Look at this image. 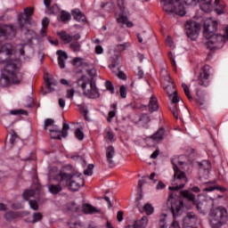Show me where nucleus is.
<instances>
[{"label":"nucleus","mask_w":228,"mask_h":228,"mask_svg":"<svg viewBox=\"0 0 228 228\" xmlns=\"http://www.w3.org/2000/svg\"><path fill=\"white\" fill-rule=\"evenodd\" d=\"M15 49H19L20 54L24 56V45L15 47L12 44L0 43V65H3L0 77L2 86L20 85L22 83V74L19 72L20 60L12 58L15 54Z\"/></svg>","instance_id":"nucleus-1"},{"label":"nucleus","mask_w":228,"mask_h":228,"mask_svg":"<svg viewBox=\"0 0 228 228\" xmlns=\"http://www.w3.org/2000/svg\"><path fill=\"white\" fill-rule=\"evenodd\" d=\"M216 31H218V20L213 18L207 19L203 24V37L208 40L205 47L210 51L221 49L225 44V37L216 34Z\"/></svg>","instance_id":"nucleus-2"},{"label":"nucleus","mask_w":228,"mask_h":228,"mask_svg":"<svg viewBox=\"0 0 228 228\" xmlns=\"http://www.w3.org/2000/svg\"><path fill=\"white\" fill-rule=\"evenodd\" d=\"M52 179L60 183L62 186H67L71 191H77L85 184V180H83L79 173L70 174L65 171H59L52 176Z\"/></svg>","instance_id":"nucleus-3"},{"label":"nucleus","mask_w":228,"mask_h":228,"mask_svg":"<svg viewBox=\"0 0 228 228\" xmlns=\"http://www.w3.org/2000/svg\"><path fill=\"white\" fill-rule=\"evenodd\" d=\"M200 0H161L160 4L167 13H175L180 17L186 15V5L197 6Z\"/></svg>","instance_id":"nucleus-4"},{"label":"nucleus","mask_w":228,"mask_h":228,"mask_svg":"<svg viewBox=\"0 0 228 228\" xmlns=\"http://www.w3.org/2000/svg\"><path fill=\"white\" fill-rule=\"evenodd\" d=\"M172 165L175 174L172 181V186H169L168 190H183V188L186 186V183H188L186 175L184 172L181 171L185 169L186 163L179 160V159H174L172 160Z\"/></svg>","instance_id":"nucleus-5"},{"label":"nucleus","mask_w":228,"mask_h":228,"mask_svg":"<svg viewBox=\"0 0 228 228\" xmlns=\"http://www.w3.org/2000/svg\"><path fill=\"white\" fill-rule=\"evenodd\" d=\"M78 86L82 89V92L86 97L89 99H99V89L95 86V83L86 76H82L77 80Z\"/></svg>","instance_id":"nucleus-6"},{"label":"nucleus","mask_w":228,"mask_h":228,"mask_svg":"<svg viewBox=\"0 0 228 228\" xmlns=\"http://www.w3.org/2000/svg\"><path fill=\"white\" fill-rule=\"evenodd\" d=\"M167 205L170 206V209L174 218V221L169 225V228H181L176 219L177 216L181 215L183 209V200H181L179 196H176L174 193H170L167 200Z\"/></svg>","instance_id":"nucleus-7"},{"label":"nucleus","mask_w":228,"mask_h":228,"mask_svg":"<svg viewBox=\"0 0 228 228\" xmlns=\"http://www.w3.org/2000/svg\"><path fill=\"white\" fill-rule=\"evenodd\" d=\"M228 214L227 209L224 207L214 208L210 214V227L220 228L225 222H227Z\"/></svg>","instance_id":"nucleus-8"},{"label":"nucleus","mask_w":228,"mask_h":228,"mask_svg":"<svg viewBox=\"0 0 228 228\" xmlns=\"http://www.w3.org/2000/svg\"><path fill=\"white\" fill-rule=\"evenodd\" d=\"M185 30L188 38L191 40H197L199 38V32L200 31V14L198 13L191 20L185 23Z\"/></svg>","instance_id":"nucleus-9"},{"label":"nucleus","mask_w":228,"mask_h":228,"mask_svg":"<svg viewBox=\"0 0 228 228\" xmlns=\"http://www.w3.org/2000/svg\"><path fill=\"white\" fill-rule=\"evenodd\" d=\"M31 15H33V8L28 7L24 9V13L18 16V24L20 29H26L31 24Z\"/></svg>","instance_id":"nucleus-10"},{"label":"nucleus","mask_w":228,"mask_h":228,"mask_svg":"<svg viewBox=\"0 0 228 228\" xmlns=\"http://www.w3.org/2000/svg\"><path fill=\"white\" fill-rule=\"evenodd\" d=\"M49 133L51 138L61 140V138H67L69 136V125L67 123L63 124L62 130L60 131L59 126H53V128H49Z\"/></svg>","instance_id":"nucleus-11"},{"label":"nucleus","mask_w":228,"mask_h":228,"mask_svg":"<svg viewBox=\"0 0 228 228\" xmlns=\"http://www.w3.org/2000/svg\"><path fill=\"white\" fill-rule=\"evenodd\" d=\"M118 6L121 12V13L117 18V21L118 24H126L127 28H133L134 24L131 21H128L126 15L127 12H126V6L124 4V0H118Z\"/></svg>","instance_id":"nucleus-12"},{"label":"nucleus","mask_w":228,"mask_h":228,"mask_svg":"<svg viewBox=\"0 0 228 228\" xmlns=\"http://www.w3.org/2000/svg\"><path fill=\"white\" fill-rule=\"evenodd\" d=\"M15 31H17V28L12 25H4V27H0V42L12 38V37H15Z\"/></svg>","instance_id":"nucleus-13"},{"label":"nucleus","mask_w":228,"mask_h":228,"mask_svg":"<svg viewBox=\"0 0 228 228\" xmlns=\"http://www.w3.org/2000/svg\"><path fill=\"white\" fill-rule=\"evenodd\" d=\"M193 191L194 193H199L200 191V189H199L198 186H194L191 188V190H184L181 191V195L184 199H187L191 204H193V206H196V208L199 209V203H197V200H195V194L191 193Z\"/></svg>","instance_id":"nucleus-14"},{"label":"nucleus","mask_w":228,"mask_h":228,"mask_svg":"<svg viewBox=\"0 0 228 228\" xmlns=\"http://www.w3.org/2000/svg\"><path fill=\"white\" fill-rule=\"evenodd\" d=\"M191 85L196 90V101L199 102L200 101V93L199 91V86H200V72L198 71L194 73Z\"/></svg>","instance_id":"nucleus-15"},{"label":"nucleus","mask_w":228,"mask_h":228,"mask_svg":"<svg viewBox=\"0 0 228 228\" xmlns=\"http://www.w3.org/2000/svg\"><path fill=\"white\" fill-rule=\"evenodd\" d=\"M202 73H201V86H209V70H211V67L209 66H204L202 68Z\"/></svg>","instance_id":"nucleus-16"},{"label":"nucleus","mask_w":228,"mask_h":228,"mask_svg":"<svg viewBox=\"0 0 228 228\" xmlns=\"http://www.w3.org/2000/svg\"><path fill=\"white\" fill-rule=\"evenodd\" d=\"M45 83L46 85V89L50 92H53L54 89H53V86H56L58 85V82L53 76L49 75V73H45L44 76Z\"/></svg>","instance_id":"nucleus-17"},{"label":"nucleus","mask_w":228,"mask_h":228,"mask_svg":"<svg viewBox=\"0 0 228 228\" xmlns=\"http://www.w3.org/2000/svg\"><path fill=\"white\" fill-rule=\"evenodd\" d=\"M59 36L62 40V42H64V44H70L72 40H79V38H81V36H79V34H76L75 36H70L67 32H60Z\"/></svg>","instance_id":"nucleus-18"},{"label":"nucleus","mask_w":228,"mask_h":228,"mask_svg":"<svg viewBox=\"0 0 228 228\" xmlns=\"http://www.w3.org/2000/svg\"><path fill=\"white\" fill-rule=\"evenodd\" d=\"M213 0H200V10L204 13H211L213 12Z\"/></svg>","instance_id":"nucleus-19"},{"label":"nucleus","mask_w":228,"mask_h":228,"mask_svg":"<svg viewBox=\"0 0 228 228\" xmlns=\"http://www.w3.org/2000/svg\"><path fill=\"white\" fill-rule=\"evenodd\" d=\"M163 138H165V128H159L153 135L150 137V140H151L153 143H159Z\"/></svg>","instance_id":"nucleus-20"},{"label":"nucleus","mask_w":228,"mask_h":228,"mask_svg":"<svg viewBox=\"0 0 228 228\" xmlns=\"http://www.w3.org/2000/svg\"><path fill=\"white\" fill-rule=\"evenodd\" d=\"M56 54L59 56L58 57V64H59L60 68L65 69V61L69 60V55L67 54V53H65L64 51H61V50H58L56 52Z\"/></svg>","instance_id":"nucleus-21"},{"label":"nucleus","mask_w":228,"mask_h":228,"mask_svg":"<svg viewBox=\"0 0 228 228\" xmlns=\"http://www.w3.org/2000/svg\"><path fill=\"white\" fill-rule=\"evenodd\" d=\"M106 158L110 167H114L115 162L113 158H115V148L113 146H109L106 150Z\"/></svg>","instance_id":"nucleus-22"},{"label":"nucleus","mask_w":228,"mask_h":228,"mask_svg":"<svg viewBox=\"0 0 228 228\" xmlns=\"http://www.w3.org/2000/svg\"><path fill=\"white\" fill-rule=\"evenodd\" d=\"M215 4V12L217 13V15H224V13L227 12V8L225 7V4L224 2L216 0Z\"/></svg>","instance_id":"nucleus-23"},{"label":"nucleus","mask_w":228,"mask_h":228,"mask_svg":"<svg viewBox=\"0 0 228 228\" xmlns=\"http://www.w3.org/2000/svg\"><path fill=\"white\" fill-rule=\"evenodd\" d=\"M82 211L86 215H94V213H101L100 209H97V208H95L90 204L83 205Z\"/></svg>","instance_id":"nucleus-24"},{"label":"nucleus","mask_w":228,"mask_h":228,"mask_svg":"<svg viewBox=\"0 0 228 228\" xmlns=\"http://www.w3.org/2000/svg\"><path fill=\"white\" fill-rule=\"evenodd\" d=\"M72 16L75 19V20H77V22H86V16L81 12L78 9H75L72 11Z\"/></svg>","instance_id":"nucleus-25"},{"label":"nucleus","mask_w":228,"mask_h":228,"mask_svg":"<svg viewBox=\"0 0 228 228\" xmlns=\"http://www.w3.org/2000/svg\"><path fill=\"white\" fill-rule=\"evenodd\" d=\"M159 108V104H158V98L156 96L151 95L149 102V111L151 113L154 111H158Z\"/></svg>","instance_id":"nucleus-26"},{"label":"nucleus","mask_w":228,"mask_h":228,"mask_svg":"<svg viewBox=\"0 0 228 228\" xmlns=\"http://www.w3.org/2000/svg\"><path fill=\"white\" fill-rule=\"evenodd\" d=\"M61 184L63 183H59V184L48 185V191H50V193H53V195H57V193H60V191L63 190V187H61Z\"/></svg>","instance_id":"nucleus-27"},{"label":"nucleus","mask_w":228,"mask_h":228,"mask_svg":"<svg viewBox=\"0 0 228 228\" xmlns=\"http://www.w3.org/2000/svg\"><path fill=\"white\" fill-rule=\"evenodd\" d=\"M137 228H145L149 225V218L147 216H142L141 219L134 221Z\"/></svg>","instance_id":"nucleus-28"},{"label":"nucleus","mask_w":228,"mask_h":228,"mask_svg":"<svg viewBox=\"0 0 228 228\" xmlns=\"http://www.w3.org/2000/svg\"><path fill=\"white\" fill-rule=\"evenodd\" d=\"M167 95L171 99V104H177L179 102V95H177V91H167Z\"/></svg>","instance_id":"nucleus-29"},{"label":"nucleus","mask_w":228,"mask_h":228,"mask_svg":"<svg viewBox=\"0 0 228 228\" xmlns=\"http://www.w3.org/2000/svg\"><path fill=\"white\" fill-rule=\"evenodd\" d=\"M200 167L201 170L208 175L209 170H211V162H209V160H202Z\"/></svg>","instance_id":"nucleus-30"},{"label":"nucleus","mask_w":228,"mask_h":228,"mask_svg":"<svg viewBox=\"0 0 228 228\" xmlns=\"http://www.w3.org/2000/svg\"><path fill=\"white\" fill-rule=\"evenodd\" d=\"M167 216L166 214H161L159 216V228H167Z\"/></svg>","instance_id":"nucleus-31"},{"label":"nucleus","mask_w":228,"mask_h":228,"mask_svg":"<svg viewBox=\"0 0 228 228\" xmlns=\"http://www.w3.org/2000/svg\"><path fill=\"white\" fill-rule=\"evenodd\" d=\"M53 126H56V125H54V120L51 119V118H47L45 120V126H44V129H54Z\"/></svg>","instance_id":"nucleus-32"},{"label":"nucleus","mask_w":228,"mask_h":228,"mask_svg":"<svg viewBox=\"0 0 228 228\" xmlns=\"http://www.w3.org/2000/svg\"><path fill=\"white\" fill-rule=\"evenodd\" d=\"M160 76L163 77V79H165V81H167V83H171L172 78H170V75L168 74V70H167V69H162L160 70Z\"/></svg>","instance_id":"nucleus-33"},{"label":"nucleus","mask_w":228,"mask_h":228,"mask_svg":"<svg viewBox=\"0 0 228 228\" xmlns=\"http://www.w3.org/2000/svg\"><path fill=\"white\" fill-rule=\"evenodd\" d=\"M169 109L172 114L174 115L175 118H179V110H177V104L170 103Z\"/></svg>","instance_id":"nucleus-34"},{"label":"nucleus","mask_w":228,"mask_h":228,"mask_svg":"<svg viewBox=\"0 0 228 228\" xmlns=\"http://www.w3.org/2000/svg\"><path fill=\"white\" fill-rule=\"evenodd\" d=\"M25 200H29L31 197H35V191L34 190H27L23 192L22 195Z\"/></svg>","instance_id":"nucleus-35"},{"label":"nucleus","mask_w":228,"mask_h":228,"mask_svg":"<svg viewBox=\"0 0 228 228\" xmlns=\"http://www.w3.org/2000/svg\"><path fill=\"white\" fill-rule=\"evenodd\" d=\"M215 190H218L219 191H225V188L220 185H214V186L205 188L203 191H215Z\"/></svg>","instance_id":"nucleus-36"},{"label":"nucleus","mask_w":228,"mask_h":228,"mask_svg":"<svg viewBox=\"0 0 228 228\" xmlns=\"http://www.w3.org/2000/svg\"><path fill=\"white\" fill-rule=\"evenodd\" d=\"M143 211L146 213V215H152L154 213V208L151 204H145L143 206Z\"/></svg>","instance_id":"nucleus-37"},{"label":"nucleus","mask_w":228,"mask_h":228,"mask_svg":"<svg viewBox=\"0 0 228 228\" xmlns=\"http://www.w3.org/2000/svg\"><path fill=\"white\" fill-rule=\"evenodd\" d=\"M70 49H72L73 53H79L81 51V45L78 42L71 43Z\"/></svg>","instance_id":"nucleus-38"},{"label":"nucleus","mask_w":228,"mask_h":228,"mask_svg":"<svg viewBox=\"0 0 228 228\" xmlns=\"http://www.w3.org/2000/svg\"><path fill=\"white\" fill-rule=\"evenodd\" d=\"M40 220H42V214L41 213H35L32 216V220L28 221V222H30L32 224H37V222H40Z\"/></svg>","instance_id":"nucleus-39"},{"label":"nucleus","mask_w":228,"mask_h":228,"mask_svg":"<svg viewBox=\"0 0 228 228\" xmlns=\"http://www.w3.org/2000/svg\"><path fill=\"white\" fill-rule=\"evenodd\" d=\"M72 65L74 67H81L83 65V58L81 57H76L72 61Z\"/></svg>","instance_id":"nucleus-40"},{"label":"nucleus","mask_w":228,"mask_h":228,"mask_svg":"<svg viewBox=\"0 0 228 228\" xmlns=\"http://www.w3.org/2000/svg\"><path fill=\"white\" fill-rule=\"evenodd\" d=\"M61 20H62L63 22H65V20H70V13L62 11L61 12V16H60Z\"/></svg>","instance_id":"nucleus-41"},{"label":"nucleus","mask_w":228,"mask_h":228,"mask_svg":"<svg viewBox=\"0 0 228 228\" xmlns=\"http://www.w3.org/2000/svg\"><path fill=\"white\" fill-rule=\"evenodd\" d=\"M75 136L77 140H79L80 142L84 140L85 138V134L83 133V131H81V129L77 128L75 131Z\"/></svg>","instance_id":"nucleus-42"},{"label":"nucleus","mask_w":228,"mask_h":228,"mask_svg":"<svg viewBox=\"0 0 228 228\" xmlns=\"http://www.w3.org/2000/svg\"><path fill=\"white\" fill-rule=\"evenodd\" d=\"M182 88L183 89V92L188 100L191 101V94H190V88H188V86L186 84H182Z\"/></svg>","instance_id":"nucleus-43"},{"label":"nucleus","mask_w":228,"mask_h":228,"mask_svg":"<svg viewBox=\"0 0 228 228\" xmlns=\"http://www.w3.org/2000/svg\"><path fill=\"white\" fill-rule=\"evenodd\" d=\"M131 46V44L129 42L120 44L117 45V50L118 51H126V49L129 48Z\"/></svg>","instance_id":"nucleus-44"},{"label":"nucleus","mask_w":228,"mask_h":228,"mask_svg":"<svg viewBox=\"0 0 228 228\" xmlns=\"http://www.w3.org/2000/svg\"><path fill=\"white\" fill-rule=\"evenodd\" d=\"M168 58L171 61V65H172L174 70L175 71L177 70V64L175 63V59L174 58V54L172 53H168Z\"/></svg>","instance_id":"nucleus-45"},{"label":"nucleus","mask_w":228,"mask_h":228,"mask_svg":"<svg viewBox=\"0 0 228 228\" xmlns=\"http://www.w3.org/2000/svg\"><path fill=\"white\" fill-rule=\"evenodd\" d=\"M119 94L122 99H126V97H127V88H126L125 86H121L119 87Z\"/></svg>","instance_id":"nucleus-46"},{"label":"nucleus","mask_w":228,"mask_h":228,"mask_svg":"<svg viewBox=\"0 0 228 228\" xmlns=\"http://www.w3.org/2000/svg\"><path fill=\"white\" fill-rule=\"evenodd\" d=\"M94 164H89L87 168L84 171L85 175H92L94 174Z\"/></svg>","instance_id":"nucleus-47"},{"label":"nucleus","mask_w":228,"mask_h":228,"mask_svg":"<svg viewBox=\"0 0 228 228\" xmlns=\"http://www.w3.org/2000/svg\"><path fill=\"white\" fill-rule=\"evenodd\" d=\"M68 225L69 228H77V227H81V223L76 220H72L68 223Z\"/></svg>","instance_id":"nucleus-48"},{"label":"nucleus","mask_w":228,"mask_h":228,"mask_svg":"<svg viewBox=\"0 0 228 228\" xmlns=\"http://www.w3.org/2000/svg\"><path fill=\"white\" fill-rule=\"evenodd\" d=\"M19 216V214H15L13 212H9L4 215L5 220H13V218H17Z\"/></svg>","instance_id":"nucleus-49"},{"label":"nucleus","mask_w":228,"mask_h":228,"mask_svg":"<svg viewBox=\"0 0 228 228\" xmlns=\"http://www.w3.org/2000/svg\"><path fill=\"white\" fill-rule=\"evenodd\" d=\"M140 122H142V124H149V122H151V118H149V115L147 114H142L140 118Z\"/></svg>","instance_id":"nucleus-50"},{"label":"nucleus","mask_w":228,"mask_h":228,"mask_svg":"<svg viewBox=\"0 0 228 228\" xmlns=\"http://www.w3.org/2000/svg\"><path fill=\"white\" fill-rule=\"evenodd\" d=\"M170 85L167 86L166 87H164V90L167 92V94H168V92H174L176 91L175 90V86H174V82H169Z\"/></svg>","instance_id":"nucleus-51"},{"label":"nucleus","mask_w":228,"mask_h":228,"mask_svg":"<svg viewBox=\"0 0 228 228\" xmlns=\"http://www.w3.org/2000/svg\"><path fill=\"white\" fill-rule=\"evenodd\" d=\"M11 115H28V111L24 110H14L10 111Z\"/></svg>","instance_id":"nucleus-52"},{"label":"nucleus","mask_w":228,"mask_h":228,"mask_svg":"<svg viewBox=\"0 0 228 228\" xmlns=\"http://www.w3.org/2000/svg\"><path fill=\"white\" fill-rule=\"evenodd\" d=\"M105 86H106L107 90L109 92H110V94H115V87H113V85L111 84V82L107 81L105 83Z\"/></svg>","instance_id":"nucleus-53"},{"label":"nucleus","mask_w":228,"mask_h":228,"mask_svg":"<svg viewBox=\"0 0 228 228\" xmlns=\"http://www.w3.org/2000/svg\"><path fill=\"white\" fill-rule=\"evenodd\" d=\"M105 138H107L109 142H115V135H113V133L110 131H107Z\"/></svg>","instance_id":"nucleus-54"},{"label":"nucleus","mask_w":228,"mask_h":228,"mask_svg":"<svg viewBox=\"0 0 228 228\" xmlns=\"http://www.w3.org/2000/svg\"><path fill=\"white\" fill-rule=\"evenodd\" d=\"M74 94H76V91L74 89L67 90L66 98L67 99H74Z\"/></svg>","instance_id":"nucleus-55"},{"label":"nucleus","mask_w":228,"mask_h":228,"mask_svg":"<svg viewBox=\"0 0 228 228\" xmlns=\"http://www.w3.org/2000/svg\"><path fill=\"white\" fill-rule=\"evenodd\" d=\"M79 110L81 111V113H84V117L86 118V120H88V109H86V107L85 106H80Z\"/></svg>","instance_id":"nucleus-56"},{"label":"nucleus","mask_w":228,"mask_h":228,"mask_svg":"<svg viewBox=\"0 0 228 228\" xmlns=\"http://www.w3.org/2000/svg\"><path fill=\"white\" fill-rule=\"evenodd\" d=\"M28 204L31 209H34V211H37V209H38V203L37 202V200H30Z\"/></svg>","instance_id":"nucleus-57"},{"label":"nucleus","mask_w":228,"mask_h":228,"mask_svg":"<svg viewBox=\"0 0 228 228\" xmlns=\"http://www.w3.org/2000/svg\"><path fill=\"white\" fill-rule=\"evenodd\" d=\"M49 26V18H44L42 20V28H47Z\"/></svg>","instance_id":"nucleus-58"},{"label":"nucleus","mask_w":228,"mask_h":228,"mask_svg":"<svg viewBox=\"0 0 228 228\" xmlns=\"http://www.w3.org/2000/svg\"><path fill=\"white\" fill-rule=\"evenodd\" d=\"M117 220H118V222H122V220H124V212L123 211L118 212Z\"/></svg>","instance_id":"nucleus-59"},{"label":"nucleus","mask_w":228,"mask_h":228,"mask_svg":"<svg viewBox=\"0 0 228 228\" xmlns=\"http://www.w3.org/2000/svg\"><path fill=\"white\" fill-rule=\"evenodd\" d=\"M87 74L91 77H95V74H96L95 69L93 68V69H87Z\"/></svg>","instance_id":"nucleus-60"},{"label":"nucleus","mask_w":228,"mask_h":228,"mask_svg":"<svg viewBox=\"0 0 228 228\" xmlns=\"http://www.w3.org/2000/svg\"><path fill=\"white\" fill-rule=\"evenodd\" d=\"M95 53L96 54H102V53H104V49L102 48V46L97 45L95 47Z\"/></svg>","instance_id":"nucleus-61"},{"label":"nucleus","mask_w":228,"mask_h":228,"mask_svg":"<svg viewBox=\"0 0 228 228\" xmlns=\"http://www.w3.org/2000/svg\"><path fill=\"white\" fill-rule=\"evenodd\" d=\"M167 45H169L170 47H174V41L172 40V37H167Z\"/></svg>","instance_id":"nucleus-62"},{"label":"nucleus","mask_w":228,"mask_h":228,"mask_svg":"<svg viewBox=\"0 0 228 228\" xmlns=\"http://www.w3.org/2000/svg\"><path fill=\"white\" fill-rule=\"evenodd\" d=\"M165 189V183H163L162 182H159V183L157 184V190H163Z\"/></svg>","instance_id":"nucleus-63"},{"label":"nucleus","mask_w":228,"mask_h":228,"mask_svg":"<svg viewBox=\"0 0 228 228\" xmlns=\"http://www.w3.org/2000/svg\"><path fill=\"white\" fill-rule=\"evenodd\" d=\"M118 77H119V79H126V74L122 71H118Z\"/></svg>","instance_id":"nucleus-64"}]
</instances>
